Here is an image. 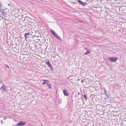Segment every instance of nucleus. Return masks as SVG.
I'll return each mask as SVG.
<instances>
[{
	"label": "nucleus",
	"instance_id": "20",
	"mask_svg": "<svg viewBox=\"0 0 126 126\" xmlns=\"http://www.w3.org/2000/svg\"><path fill=\"white\" fill-rule=\"evenodd\" d=\"M80 93H79L78 92V95H79V94Z\"/></svg>",
	"mask_w": 126,
	"mask_h": 126
},
{
	"label": "nucleus",
	"instance_id": "8",
	"mask_svg": "<svg viewBox=\"0 0 126 126\" xmlns=\"http://www.w3.org/2000/svg\"><path fill=\"white\" fill-rule=\"evenodd\" d=\"M30 33V32H29L27 33H25V38L27 39L28 37H29V36Z\"/></svg>",
	"mask_w": 126,
	"mask_h": 126
},
{
	"label": "nucleus",
	"instance_id": "18",
	"mask_svg": "<svg viewBox=\"0 0 126 126\" xmlns=\"http://www.w3.org/2000/svg\"><path fill=\"white\" fill-rule=\"evenodd\" d=\"M3 83V82H2V81H0V83H1H1Z\"/></svg>",
	"mask_w": 126,
	"mask_h": 126
},
{
	"label": "nucleus",
	"instance_id": "2",
	"mask_svg": "<svg viewBox=\"0 0 126 126\" xmlns=\"http://www.w3.org/2000/svg\"><path fill=\"white\" fill-rule=\"evenodd\" d=\"M53 34V35L57 39H61L58 36L57 33H56L53 31L51 30L50 31Z\"/></svg>",
	"mask_w": 126,
	"mask_h": 126
},
{
	"label": "nucleus",
	"instance_id": "6",
	"mask_svg": "<svg viewBox=\"0 0 126 126\" xmlns=\"http://www.w3.org/2000/svg\"><path fill=\"white\" fill-rule=\"evenodd\" d=\"M3 88V90L5 92H7V87L6 86H3V84L2 85V86L0 88V89H1V88Z\"/></svg>",
	"mask_w": 126,
	"mask_h": 126
},
{
	"label": "nucleus",
	"instance_id": "16",
	"mask_svg": "<svg viewBox=\"0 0 126 126\" xmlns=\"http://www.w3.org/2000/svg\"><path fill=\"white\" fill-rule=\"evenodd\" d=\"M5 66H6V67H7L8 68H9V66L8 65H7L6 64H5Z\"/></svg>",
	"mask_w": 126,
	"mask_h": 126
},
{
	"label": "nucleus",
	"instance_id": "22",
	"mask_svg": "<svg viewBox=\"0 0 126 126\" xmlns=\"http://www.w3.org/2000/svg\"><path fill=\"white\" fill-rule=\"evenodd\" d=\"M8 5H9V6H10V4H8Z\"/></svg>",
	"mask_w": 126,
	"mask_h": 126
},
{
	"label": "nucleus",
	"instance_id": "5",
	"mask_svg": "<svg viewBox=\"0 0 126 126\" xmlns=\"http://www.w3.org/2000/svg\"><path fill=\"white\" fill-rule=\"evenodd\" d=\"M77 1L78 2L79 4H80L81 5L83 6H85V4L86 3V2L84 3L80 0H77Z\"/></svg>",
	"mask_w": 126,
	"mask_h": 126
},
{
	"label": "nucleus",
	"instance_id": "17",
	"mask_svg": "<svg viewBox=\"0 0 126 126\" xmlns=\"http://www.w3.org/2000/svg\"><path fill=\"white\" fill-rule=\"evenodd\" d=\"M1 5L0 3V9H1Z\"/></svg>",
	"mask_w": 126,
	"mask_h": 126
},
{
	"label": "nucleus",
	"instance_id": "13",
	"mask_svg": "<svg viewBox=\"0 0 126 126\" xmlns=\"http://www.w3.org/2000/svg\"><path fill=\"white\" fill-rule=\"evenodd\" d=\"M83 97L85 99H86L87 98V97H86V95L85 94H84L83 95Z\"/></svg>",
	"mask_w": 126,
	"mask_h": 126
},
{
	"label": "nucleus",
	"instance_id": "21",
	"mask_svg": "<svg viewBox=\"0 0 126 126\" xmlns=\"http://www.w3.org/2000/svg\"><path fill=\"white\" fill-rule=\"evenodd\" d=\"M85 49L86 50H87V48L86 47H85Z\"/></svg>",
	"mask_w": 126,
	"mask_h": 126
},
{
	"label": "nucleus",
	"instance_id": "23",
	"mask_svg": "<svg viewBox=\"0 0 126 126\" xmlns=\"http://www.w3.org/2000/svg\"><path fill=\"white\" fill-rule=\"evenodd\" d=\"M83 82V80H81V82Z\"/></svg>",
	"mask_w": 126,
	"mask_h": 126
},
{
	"label": "nucleus",
	"instance_id": "7",
	"mask_svg": "<svg viewBox=\"0 0 126 126\" xmlns=\"http://www.w3.org/2000/svg\"><path fill=\"white\" fill-rule=\"evenodd\" d=\"M43 82L42 83V84L43 85H44L46 84H47V83L49 82V81L48 80L43 79Z\"/></svg>",
	"mask_w": 126,
	"mask_h": 126
},
{
	"label": "nucleus",
	"instance_id": "14",
	"mask_svg": "<svg viewBox=\"0 0 126 126\" xmlns=\"http://www.w3.org/2000/svg\"><path fill=\"white\" fill-rule=\"evenodd\" d=\"M50 63L49 61H47L46 62V64L48 65Z\"/></svg>",
	"mask_w": 126,
	"mask_h": 126
},
{
	"label": "nucleus",
	"instance_id": "9",
	"mask_svg": "<svg viewBox=\"0 0 126 126\" xmlns=\"http://www.w3.org/2000/svg\"><path fill=\"white\" fill-rule=\"evenodd\" d=\"M63 93L64 94L65 96H68V93L67 92L66 90H64L63 91Z\"/></svg>",
	"mask_w": 126,
	"mask_h": 126
},
{
	"label": "nucleus",
	"instance_id": "11",
	"mask_svg": "<svg viewBox=\"0 0 126 126\" xmlns=\"http://www.w3.org/2000/svg\"><path fill=\"white\" fill-rule=\"evenodd\" d=\"M47 86L48 87L49 89H50L51 88V84H47Z\"/></svg>",
	"mask_w": 126,
	"mask_h": 126
},
{
	"label": "nucleus",
	"instance_id": "10",
	"mask_svg": "<svg viewBox=\"0 0 126 126\" xmlns=\"http://www.w3.org/2000/svg\"><path fill=\"white\" fill-rule=\"evenodd\" d=\"M48 66L51 69H53V68H52V66L51 65V64L50 63L48 65Z\"/></svg>",
	"mask_w": 126,
	"mask_h": 126
},
{
	"label": "nucleus",
	"instance_id": "24",
	"mask_svg": "<svg viewBox=\"0 0 126 126\" xmlns=\"http://www.w3.org/2000/svg\"><path fill=\"white\" fill-rule=\"evenodd\" d=\"M78 80H79V79H78Z\"/></svg>",
	"mask_w": 126,
	"mask_h": 126
},
{
	"label": "nucleus",
	"instance_id": "15",
	"mask_svg": "<svg viewBox=\"0 0 126 126\" xmlns=\"http://www.w3.org/2000/svg\"><path fill=\"white\" fill-rule=\"evenodd\" d=\"M5 9H4L3 10V12H2V13L3 15H4V14H5V12L4 11L5 10Z\"/></svg>",
	"mask_w": 126,
	"mask_h": 126
},
{
	"label": "nucleus",
	"instance_id": "4",
	"mask_svg": "<svg viewBox=\"0 0 126 126\" xmlns=\"http://www.w3.org/2000/svg\"><path fill=\"white\" fill-rule=\"evenodd\" d=\"M25 124V122H22V121H21L17 123L16 125V126H23Z\"/></svg>",
	"mask_w": 126,
	"mask_h": 126
},
{
	"label": "nucleus",
	"instance_id": "12",
	"mask_svg": "<svg viewBox=\"0 0 126 126\" xmlns=\"http://www.w3.org/2000/svg\"><path fill=\"white\" fill-rule=\"evenodd\" d=\"M90 52V51H86V52L84 54V55H86L87 54H88Z\"/></svg>",
	"mask_w": 126,
	"mask_h": 126
},
{
	"label": "nucleus",
	"instance_id": "3",
	"mask_svg": "<svg viewBox=\"0 0 126 126\" xmlns=\"http://www.w3.org/2000/svg\"><path fill=\"white\" fill-rule=\"evenodd\" d=\"M53 34V35L57 39H61L58 36L57 33H56L53 31L51 30L50 31Z\"/></svg>",
	"mask_w": 126,
	"mask_h": 126
},
{
	"label": "nucleus",
	"instance_id": "1",
	"mask_svg": "<svg viewBox=\"0 0 126 126\" xmlns=\"http://www.w3.org/2000/svg\"><path fill=\"white\" fill-rule=\"evenodd\" d=\"M108 59L111 62H116L118 59V57H116L113 58L109 57L108 58Z\"/></svg>",
	"mask_w": 126,
	"mask_h": 126
},
{
	"label": "nucleus",
	"instance_id": "19",
	"mask_svg": "<svg viewBox=\"0 0 126 126\" xmlns=\"http://www.w3.org/2000/svg\"><path fill=\"white\" fill-rule=\"evenodd\" d=\"M104 91L105 92V93H106V90H104Z\"/></svg>",
	"mask_w": 126,
	"mask_h": 126
},
{
	"label": "nucleus",
	"instance_id": "25",
	"mask_svg": "<svg viewBox=\"0 0 126 126\" xmlns=\"http://www.w3.org/2000/svg\"><path fill=\"white\" fill-rule=\"evenodd\" d=\"M55 115H57V114H55Z\"/></svg>",
	"mask_w": 126,
	"mask_h": 126
},
{
	"label": "nucleus",
	"instance_id": "26",
	"mask_svg": "<svg viewBox=\"0 0 126 126\" xmlns=\"http://www.w3.org/2000/svg\"><path fill=\"white\" fill-rule=\"evenodd\" d=\"M1 122H2V123H3V122H2V121H1Z\"/></svg>",
	"mask_w": 126,
	"mask_h": 126
}]
</instances>
